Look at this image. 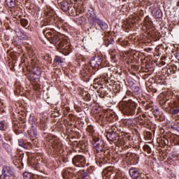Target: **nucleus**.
Segmentation results:
<instances>
[{
    "instance_id": "dca6fc26",
    "label": "nucleus",
    "mask_w": 179,
    "mask_h": 179,
    "mask_svg": "<svg viewBox=\"0 0 179 179\" xmlns=\"http://www.w3.org/2000/svg\"><path fill=\"white\" fill-rule=\"evenodd\" d=\"M6 3L8 8H15L16 6V1L15 0H6Z\"/></svg>"
},
{
    "instance_id": "bb28decb",
    "label": "nucleus",
    "mask_w": 179,
    "mask_h": 179,
    "mask_svg": "<svg viewBox=\"0 0 179 179\" xmlns=\"http://www.w3.org/2000/svg\"><path fill=\"white\" fill-rule=\"evenodd\" d=\"M178 113H179V108H177V109H175V110H172V114L173 115H176V114H178Z\"/></svg>"
},
{
    "instance_id": "2f4dec72",
    "label": "nucleus",
    "mask_w": 179,
    "mask_h": 179,
    "mask_svg": "<svg viewBox=\"0 0 179 179\" xmlns=\"http://www.w3.org/2000/svg\"><path fill=\"white\" fill-rule=\"evenodd\" d=\"M34 82H36V79L34 78V80H32Z\"/></svg>"
},
{
    "instance_id": "f03ea898",
    "label": "nucleus",
    "mask_w": 179,
    "mask_h": 179,
    "mask_svg": "<svg viewBox=\"0 0 179 179\" xmlns=\"http://www.w3.org/2000/svg\"><path fill=\"white\" fill-rule=\"evenodd\" d=\"M94 151L95 153H101L104 150V141L99 138H94Z\"/></svg>"
},
{
    "instance_id": "1a4fd4ad",
    "label": "nucleus",
    "mask_w": 179,
    "mask_h": 179,
    "mask_svg": "<svg viewBox=\"0 0 179 179\" xmlns=\"http://www.w3.org/2000/svg\"><path fill=\"white\" fill-rule=\"evenodd\" d=\"M61 39L58 35H54L52 37L50 38V42L55 45L58 44L59 45H62V42L60 41Z\"/></svg>"
},
{
    "instance_id": "20e7f679",
    "label": "nucleus",
    "mask_w": 179,
    "mask_h": 179,
    "mask_svg": "<svg viewBox=\"0 0 179 179\" xmlns=\"http://www.w3.org/2000/svg\"><path fill=\"white\" fill-rule=\"evenodd\" d=\"M90 65L92 68H98L101 65V58L99 56H94L90 60Z\"/></svg>"
},
{
    "instance_id": "5701e85b",
    "label": "nucleus",
    "mask_w": 179,
    "mask_h": 179,
    "mask_svg": "<svg viewBox=\"0 0 179 179\" xmlns=\"http://www.w3.org/2000/svg\"><path fill=\"white\" fill-rule=\"evenodd\" d=\"M0 131H5V121H0Z\"/></svg>"
},
{
    "instance_id": "cd10ccee",
    "label": "nucleus",
    "mask_w": 179,
    "mask_h": 179,
    "mask_svg": "<svg viewBox=\"0 0 179 179\" xmlns=\"http://www.w3.org/2000/svg\"><path fill=\"white\" fill-rule=\"evenodd\" d=\"M103 89H104L103 87H100L99 92H101V93H106L105 91H103Z\"/></svg>"
},
{
    "instance_id": "412c9836",
    "label": "nucleus",
    "mask_w": 179,
    "mask_h": 179,
    "mask_svg": "<svg viewBox=\"0 0 179 179\" xmlns=\"http://www.w3.org/2000/svg\"><path fill=\"white\" fill-rule=\"evenodd\" d=\"M18 143L19 145L21 146V148H24V149H27V145H26V143H24V141L20 140Z\"/></svg>"
},
{
    "instance_id": "4468645a",
    "label": "nucleus",
    "mask_w": 179,
    "mask_h": 179,
    "mask_svg": "<svg viewBox=\"0 0 179 179\" xmlns=\"http://www.w3.org/2000/svg\"><path fill=\"white\" fill-rule=\"evenodd\" d=\"M32 73L36 76H41V69L35 66L32 69Z\"/></svg>"
},
{
    "instance_id": "c85d7f7f",
    "label": "nucleus",
    "mask_w": 179,
    "mask_h": 179,
    "mask_svg": "<svg viewBox=\"0 0 179 179\" xmlns=\"http://www.w3.org/2000/svg\"><path fill=\"white\" fill-rule=\"evenodd\" d=\"M164 143H165V145H167V143H169V141H167V140L165 141H164Z\"/></svg>"
},
{
    "instance_id": "f704fd0d",
    "label": "nucleus",
    "mask_w": 179,
    "mask_h": 179,
    "mask_svg": "<svg viewBox=\"0 0 179 179\" xmlns=\"http://www.w3.org/2000/svg\"><path fill=\"white\" fill-rule=\"evenodd\" d=\"M22 38H24V36H23Z\"/></svg>"
},
{
    "instance_id": "7ed1b4c3",
    "label": "nucleus",
    "mask_w": 179,
    "mask_h": 179,
    "mask_svg": "<svg viewBox=\"0 0 179 179\" xmlns=\"http://www.w3.org/2000/svg\"><path fill=\"white\" fill-rule=\"evenodd\" d=\"M72 162L76 167H85L86 165V157L82 155H76L73 158Z\"/></svg>"
},
{
    "instance_id": "6e6552de",
    "label": "nucleus",
    "mask_w": 179,
    "mask_h": 179,
    "mask_svg": "<svg viewBox=\"0 0 179 179\" xmlns=\"http://www.w3.org/2000/svg\"><path fill=\"white\" fill-rule=\"evenodd\" d=\"M95 23H96V24L99 26L101 30H107V29H108V24H107L106 22H104L103 20H101L100 18L96 20V22Z\"/></svg>"
},
{
    "instance_id": "72a5a7b5",
    "label": "nucleus",
    "mask_w": 179,
    "mask_h": 179,
    "mask_svg": "<svg viewBox=\"0 0 179 179\" xmlns=\"http://www.w3.org/2000/svg\"><path fill=\"white\" fill-rule=\"evenodd\" d=\"M35 135H37V133H35Z\"/></svg>"
},
{
    "instance_id": "a878e982",
    "label": "nucleus",
    "mask_w": 179,
    "mask_h": 179,
    "mask_svg": "<svg viewBox=\"0 0 179 179\" xmlns=\"http://www.w3.org/2000/svg\"><path fill=\"white\" fill-rule=\"evenodd\" d=\"M55 61L56 62H59L60 64H62V62H64V61H62V59H61V57H56L55 58Z\"/></svg>"
},
{
    "instance_id": "ddd939ff",
    "label": "nucleus",
    "mask_w": 179,
    "mask_h": 179,
    "mask_svg": "<svg viewBox=\"0 0 179 179\" xmlns=\"http://www.w3.org/2000/svg\"><path fill=\"white\" fill-rule=\"evenodd\" d=\"M52 145L55 149H58L61 146V141L57 138H53L52 141Z\"/></svg>"
},
{
    "instance_id": "7c9ffc66",
    "label": "nucleus",
    "mask_w": 179,
    "mask_h": 179,
    "mask_svg": "<svg viewBox=\"0 0 179 179\" xmlns=\"http://www.w3.org/2000/svg\"><path fill=\"white\" fill-rule=\"evenodd\" d=\"M130 85H134V81H131Z\"/></svg>"
},
{
    "instance_id": "473e14b6",
    "label": "nucleus",
    "mask_w": 179,
    "mask_h": 179,
    "mask_svg": "<svg viewBox=\"0 0 179 179\" xmlns=\"http://www.w3.org/2000/svg\"><path fill=\"white\" fill-rule=\"evenodd\" d=\"M35 85H38V83H36Z\"/></svg>"
},
{
    "instance_id": "aec40b11",
    "label": "nucleus",
    "mask_w": 179,
    "mask_h": 179,
    "mask_svg": "<svg viewBox=\"0 0 179 179\" xmlns=\"http://www.w3.org/2000/svg\"><path fill=\"white\" fill-rule=\"evenodd\" d=\"M20 23L23 27H26V26H27V24H29V21H27V20H26V19H21Z\"/></svg>"
},
{
    "instance_id": "f257e3e1",
    "label": "nucleus",
    "mask_w": 179,
    "mask_h": 179,
    "mask_svg": "<svg viewBox=\"0 0 179 179\" xmlns=\"http://www.w3.org/2000/svg\"><path fill=\"white\" fill-rule=\"evenodd\" d=\"M120 110L125 115H134L136 110V103L132 101L122 102L120 103Z\"/></svg>"
},
{
    "instance_id": "f8f14e48",
    "label": "nucleus",
    "mask_w": 179,
    "mask_h": 179,
    "mask_svg": "<svg viewBox=\"0 0 179 179\" xmlns=\"http://www.w3.org/2000/svg\"><path fill=\"white\" fill-rule=\"evenodd\" d=\"M70 7L71 4H69L68 1L62 2L61 9L63 10V12H68Z\"/></svg>"
},
{
    "instance_id": "2eb2a0df",
    "label": "nucleus",
    "mask_w": 179,
    "mask_h": 179,
    "mask_svg": "<svg viewBox=\"0 0 179 179\" xmlns=\"http://www.w3.org/2000/svg\"><path fill=\"white\" fill-rule=\"evenodd\" d=\"M63 178L64 179L72 178V173H71V171H69V170H65L63 172Z\"/></svg>"
},
{
    "instance_id": "6ab92c4d",
    "label": "nucleus",
    "mask_w": 179,
    "mask_h": 179,
    "mask_svg": "<svg viewBox=\"0 0 179 179\" xmlns=\"http://www.w3.org/2000/svg\"><path fill=\"white\" fill-rule=\"evenodd\" d=\"M143 149V150H145V152H147V153H152V148H150V146L148 145H144Z\"/></svg>"
},
{
    "instance_id": "39448f33",
    "label": "nucleus",
    "mask_w": 179,
    "mask_h": 179,
    "mask_svg": "<svg viewBox=\"0 0 179 179\" xmlns=\"http://www.w3.org/2000/svg\"><path fill=\"white\" fill-rule=\"evenodd\" d=\"M129 173L132 179H138V178L141 176V173L137 168H131L129 170Z\"/></svg>"
},
{
    "instance_id": "a211bd4d",
    "label": "nucleus",
    "mask_w": 179,
    "mask_h": 179,
    "mask_svg": "<svg viewBox=\"0 0 179 179\" xmlns=\"http://www.w3.org/2000/svg\"><path fill=\"white\" fill-rule=\"evenodd\" d=\"M131 90L136 94H139V87H138L136 85H132L131 86Z\"/></svg>"
},
{
    "instance_id": "0eeeda50",
    "label": "nucleus",
    "mask_w": 179,
    "mask_h": 179,
    "mask_svg": "<svg viewBox=\"0 0 179 179\" xmlns=\"http://www.w3.org/2000/svg\"><path fill=\"white\" fill-rule=\"evenodd\" d=\"M120 136L118 134H116V133H114L113 131H109L106 134V138L108 141H110L112 142H114V141H116L117 138L119 137Z\"/></svg>"
},
{
    "instance_id": "c756f323",
    "label": "nucleus",
    "mask_w": 179,
    "mask_h": 179,
    "mask_svg": "<svg viewBox=\"0 0 179 179\" xmlns=\"http://www.w3.org/2000/svg\"><path fill=\"white\" fill-rule=\"evenodd\" d=\"M176 6H179V1L177 2Z\"/></svg>"
},
{
    "instance_id": "b1692460",
    "label": "nucleus",
    "mask_w": 179,
    "mask_h": 179,
    "mask_svg": "<svg viewBox=\"0 0 179 179\" xmlns=\"http://www.w3.org/2000/svg\"><path fill=\"white\" fill-rule=\"evenodd\" d=\"M87 131L89 132V134H90V135H93V134H94V129H93V127H89L87 129Z\"/></svg>"
},
{
    "instance_id": "393cba45",
    "label": "nucleus",
    "mask_w": 179,
    "mask_h": 179,
    "mask_svg": "<svg viewBox=\"0 0 179 179\" xmlns=\"http://www.w3.org/2000/svg\"><path fill=\"white\" fill-rule=\"evenodd\" d=\"M103 174H108V176H110L111 174V169L108 168L107 169H105L103 171Z\"/></svg>"
},
{
    "instance_id": "f3484780",
    "label": "nucleus",
    "mask_w": 179,
    "mask_h": 179,
    "mask_svg": "<svg viewBox=\"0 0 179 179\" xmlns=\"http://www.w3.org/2000/svg\"><path fill=\"white\" fill-rule=\"evenodd\" d=\"M155 17H157V19H160V17H162L163 16V13H162V10L160 9H157L155 13Z\"/></svg>"
},
{
    "instance_id": "423d86ee",
    "label": "nucleus",
    "mask_w": 179,
    "mask_h": 179,
    "mask_svg": "<svg viewBox=\"0 0 179 179\" xmlns=\"http://www.w3.org/2000/svg\"><path fill=\"white\" fill-rule=\"evenodd\" d=\"M122 131V127L121 124H114L110 128V131L120 136V133Z\"/></svg>"
},
{
    "instance_id": "4be33fe9",
    "label": "nucleus",
    "mask_w": 179,
    "mask_h": 179,
    "mask_svg": "<svg viewBox=\"0 0 179 179\" xmlns=\"http://www.w3.org/2000/svg\"><path fill=\"white\" fill-rule=\"evenodd\" d=\"M24 179H31V174L29 173L28 172L24 173L23 175Z\"/></svg>"
},
{
    "instance_id": "9b49d317",
    "label": "nucleus",
    "mask_w": 179,
    "mask_h": 179,
    "mask_svg": "<svg viewBox=\"0 0 179 179\" xmlns=\"http://www.w3.org/2000/svg\"><path fill=\"white\" fill-rule=\"evenodd\" d=\"M87 17L88 19H90V20H92V22H94V23H96L98 20V17L97 16H96V13H94V11H89L87 13Z\"/></svg>"
},
{
    "instance_id": "c9c22d12",
    "label": "nucleus",
    "mask_w": 179,
    "mask_h": 179,
    "mask_svg": "<svg viewBox=\"0 0 179 179\" xmlns=\"http://www.w3.org/2000/svg\"><path fill=\"white\" fill-rule=\"evenodd\" d=\"M0 138H1V134H0Z\"/></svg>"
},
{
    "instance_id": "9d476101",
    "label": "nucleus",
    "mask_w": 179,
    "mask_h": 179,
    "mask_svg": "<svg viewBox=\"0 0 179 179\" xmlns=\"http://www.w3.org/2000/svg\"><path fill=\"white\" fill-rule=\"evenodd\" d=\"M2 174L4 177H9L10 176H12V170L10 167L3 166L2 169Z\"/></svg>"
}]
</instances>
